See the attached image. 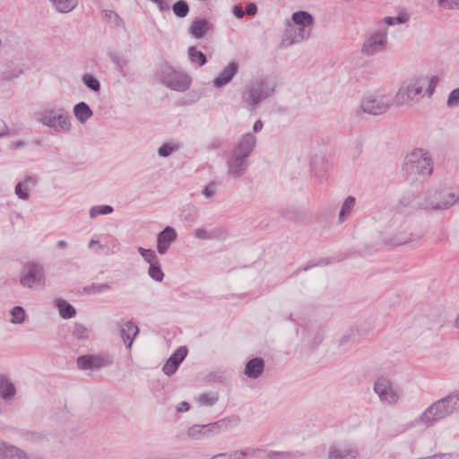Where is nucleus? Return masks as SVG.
Masks as SVG:
<instances>
[{"mask_svg":"<svg viewBox=\"0 0 459 459\" xmlns=\"http://www.w3.org/2000/svg\"><path fill=\"white\" fill-rule=\"evenodd\" d=\"M440 77L437 74L430 77L418 75L402 82L393 97L394 105L396 108H411L420 102L424 94L431 99Z\"/></svg>","mask_w":459,"mask_h":459,"instance_id":"obj_1","label":"nucleus"},{"mask_svg":"<svg viewBox=\"0 0 459 459\" xmlns=\"http://www.w3.org/2000/svg\"><path fill=\"white\" fill-rule=\"evenodd\" d=\"M387 230L384 232V241L391 247H401L420 240V237L408 231L405 216L387 214Z\"/></svg>","mask_w":459,"mask_h":459,"instance_id":"obj_2","label":"nucleus"},{"mask_svg":"<svg viewBox=\"0 0 459 459\" xmlns=\"http://www.w3.org/2000/svg\"><path fill=\"white\" fill-rule=\"evenodd\" d=\"M432 160L425 150L416 149L405 156L403 170L408 177L425 178L432 173Z\"/></svg>","mask_w":459,"mask_h":459,"instance_id":"obj_3","label":"nucleus"},{"mask_svg":"<svg viewBox=\"0 0 459 459\" xmlns=\"http://www.w3.org/2000/svg\"><path fill=\"white\" fill-rule=\"evenodd\" d=\"M19 283L24 289L40 290L47 285L45 266L38 261L25 263L19 272Z\"/></svg>","mask_w":459,"mask_h":459,"instance_id":"obj_4","label":"nucleus"},{"mask_svg":"<svg viewBox=\"0 0 459 459\" xmlns=\"http://www.w3.org/2000/svg\"><path fill=\"white\" fill-rule=\"evenodd\" d=\"M276 83L267 78L251 82L243 93L247 107L253 110L263 100L273 95Z\"/></svg>","mask_w":459,"mask_h":459,"instance_id":"obj_5","label":"nucleus"},{"mask_svg":"<svg viewBox=\"0 0 459 459\" xmlns=\"http://www.w3.org/2000/svg\"><path fill=\"white\" fill-rule=\"evenodd\" d=\"M373 391L379 402L385 406H394L402 398L400 386L384 376L378 377L374 381Z\"/></svg>","mask_w":459,"mask_h":459,"instance_id":"obj_6","label":"nucleus"},{"mask_svg":"<svg viewBox=\"0 0 459 459\" xmlns=\"http://www.w3.org/2000/svg\"><path fill=\"white\" fill-rule=\"evenodd\" d=\"M38 120L56 133H68L72 129L69 114L63 109L47 108L37 114Z\"/></svg>","mask_w":459,"mask_h":459,"instance_id":"obj_7","label":"nucleus"},{"mask_svg":"<svg viewBox=\"0 0 459 459\" xmlns=\"http://www.w3.org/2000/svg\"><path fill=\"white\" fill-rule=\"evenodd\" d=\"M388 29L385 26H377L368 30L361 46V53L366 56H372L384 52L387 47Z\"/></svg>","mask_w":459,"mask_h":459,"instance_id":"obj_8","label":"nucleus"},{"mask_svg":"<svg viewBox=\"0 0 459 459\" xmlns=\"http://www.w3.org/2000/svg\"><path fill=\"white\" fill-rule=\"evenodd\" d=\"M392 105L393 97L385 91H377L362 100L360 108L365 113L377 116L385 113Z\"/></svg>","mask_w":459,"mask_h":459,"instance_id":"obj_9","label":"nucleus"},{"mask_svg":"<svg viewBox=\"0 0 459 459\" xmlns=\"http://www.w3.org/2000/svg\"><path fill=\"white\" fill-rule=\"evenodd\" d=\"M457 199L448 189H433L428 193L421 205L426 210H445L455 204Z\"/></svg>","mask_w":459,"mask_h":459,"instance_id":"obj_10","label":"nucleus"},{"mask_svg":"<svg viewBox=\"0 0 459 459\" xmlns=\"http://www.w3.org/2000/svg\"><path fill=\"white\" fill-rule=\"evenodd\" d=\"M230 419H222L209 424L193 425L187 429V436L194 440L217 436L228 429Z\"/></svg>","mask_w":459,"mask_h":459,"instance_id":"obj_11","label":"nucleus"},{"mask_svg":"<svg viewBox=\"0 0 459 459\" xmlns=\"http://www.w3.org/2000/svg\"><path fill=\"white\" fill-rule=\"evenodd\" d=\"M445 405L438 399L429 405L416 420L417 423L427 428L433 427L437 422L448 418Z\"/></svg>","mask_w":459,"mask_h":459,"instance_id":"obj_12","label":"nucleus"},{"mask_svg":"<svg viewBox=\"0 0 459 459\" xmlns=\"http://www.w3.org/2000/svg\"><path fill=\"white\" fill-rule=\"evenodd\" d=\"M160 80L167 87L178 91L187 90L191 82L187 75L175 71L170 67L164 68L161 73Z\"/></svg>","mask_w":459,"mask_h":459,"instance_id":"obj_13","label":"nucleus"},{"mask_svg":"<svg viewBox=\"0 0 459 459\" xmlns=\"http://www.w3.org/2000/svg\"><path fill=\"white\" fill-rule=\"evenodd\" d=\"M281 41V48H289L295 43H299L310 38L312 27H299L294 30L290 24Z\"/></svg>","mask_w":459,"mask_h":459,"instance_id":"obj_14","label":"nucleus"},{"mask_svg":"<svg viewBox=\"0 0 459 459\" xmlns=\"http://www.w3.org/2000/svg\"><path fill=\"white\" fill-rule=\"evenodd\" d=\"M111 365V360L100 355H84L77 359V366L82 370H98Z\"/></svg>","mask_w":459,"mask_h":459,"instance_id":"obj_15","label":"nucleus"},{"mask_svg":"<svg viewBox=\"0 0 459 459\" xmlns=\"http://www.w3.org/2000/svg\"><path fill=\"white\" fill-rule=\"evenodd\" d=\"M178 233L173 227L167 226L157 235V252L165 255L170 246L176 241Z\"/></svg>","mask_w":459,"mask_h":459,"instance_id":"obj_16","label":"nucleus"},{"mask_svg":"<svg viewBox=\"0 0 459 459\" xmlns=\"http://www.w3.org/2000/svg\"><path fill=\"white\" fill-rule=\"evenodd\" d=\"M38 178L33 175H25L14 187L15 195L22 201H28L30 197L31 190L36 186Z\"/></svg>","mask_w":459,"mask_h":459,"instance_id":"obj_17","label":"nucleus"},{"mask_svg":"<svg viewBox=\"0 0 459 459\" xmlns=\"http://www.w3.org/2000/svg\"><path fill=\"white\" fill-rule=\"evenodd\" d=\"M0 459H32V457L23 449L5 441H0Z\"/></svg>","mask_w":459,"mask_h":459,"instance_id":"obj_18","label":"nucleus"},{"mask_svg":"<svg viewBox=\"0 0 459 459\" xmlns=\"http://www.w3.org/2000/svg\"><path fill=\"white\" fill-rule=\"evenodd\" d=\"M227 166L230 176L239 178L247 169V159L232 152L227 161Z\"/></svg>","mask_w":459,"mask_h":459,"instance_id":"obj_19","label":"nucleus"},{"mask_svg":"<svg viewBox=\"0 0 459 459\" xmlns=\"http://www.w3.org/2000/svg\"><path fill=\"white\" fill-rule=\"evenodd\" d=\"M238 72V64L236 62L229 63L219 75L212 81L215 88H221L230 83Z\"/></svg>","mask_w":459,"mask_h":459,"instance_id":"obj_20","label":"nucleus"},{"mask_svg":"<svg viewBox=\"0 0 459 459\" xmlns=\"http://www.w3.org/2000/svg\"><path fill=\"white\" fill-rule=\"evenodd\" d=\"M255 136L247 133L241 137L232 152L247 159L255 147Z\"/></svg>","mask_w":459,"mask_h":459,"instance_id":"obj_21","label":"nucleus"},{"mask_svg":"<svg viewBox=\"0 0 459 459\" xmlns=\"http://www.w3.org/2000/svg\"><path fill=\"white\" fill-rule=\"evenodd\" d=\"M187 350L186 347H179L164 364L162 370L167 376L173 375L179 364L186 358Z\"/></svg>","mask_w":459,"mask_h":459,"instance_id":"obj_22","label":"nucleus"},{"mask_svg":"<svg viewBox=\"0 0 459 459\" xmlns=\"http://www.w3.org/2000/svg\"><path fill=\"white\" fill-rule=\"evenodd\" d=\"M264 371V360L262 358L249 359L244 368V374L247 378L257 379Z\"/></svg>","mask_w":459,"mask_h":459,"instance_id":"obj_23","label":"nucleus"},{"mask_svg":"<svg viewBox=\"0 0 459 459\" xmlns=\"http://www.w3.org/2000/svg\"><path fill=\"white\" fill-rule=\"evenodd\" d=\"M138 333V326L132 321H126L121 325L120 334L127 349H131L133 342Z\"/></svg>","mask_w":459,"mask_h":459,"instance_id":"obj_24","label":"nucleus"},{"mask_svg":"<svg viewBox=\"0 0 459 459\" xmlns=\"http://www.w3.org/2000/svg\"><path fill=\"white\" fill-rule=\"evenodd\" d=\"M357 455L358 451L352 446L331 447L328 459H355Z\"/></svg>","mask_w":459,"mask_h":459,"instance_id":"obj_25","label":"nucleus"},{"mask_svg":"<svg viewBox=\"0 0 459 459\" xmlns=\"http://www.w3.org/2000/svg\"><path fill=\"white\" fill-rule=\"evenodd\" d=\"M449 417L459 413V390H455L440 399Z\"/></svg>","mask_w":459,"mask_h":459,"instance_id":"obj_26","label":"nucleus"},{"mask_svg":"<svg viewBox=\"0 0 459 459\" xmlns=\"http://www.w3.org/2000/svg\"><path fill=\"white\" fill-rule=\"evenodd\" d=\"M73 113L81 124H85L93 116V112L89 105L83 101L74 105Z\"/></svg>","mask_w":459,"mask_h":459,"instance_id":"obj_27","label":"nucleus"},{"mask_svg":"<svg viewBox=\"0 0 459 459\" xmlns=\"http://www.w3.org/2000/svg\"><path fill=\"white\" fill-rule=\"evenodd\" d=\"M16 388L13 382L7 377H0V397L4 401H10L14 398Z\"/></svg>","mask_w":459,"mask_h":459,"instance_id":"obj_28","label":"nucleus"},{"mask_svg":"<svg viewBox=\"0 0 459 459\" xmlns=\"http://www.w3.org/2000/svg\"><path fill=\"white\" fill-rule=\"evenodd\" d=\"M210 30L209 22L204 19L195 20L189 27V33L195 39H202Z\"/></svg>","mask_w":459,"mask_h":459,"instance_id":"obj_29","label":"nucleus"},{"mask_svg":"<svg viewBox=\"0 0 459 459\" xmlns=\"http://www.w3.org/2000/svg\"><path fill=\"white\" fill-rule=\"evenodd\" d=\"M292 22L299 27H312L313 16L306 11H299L292 14Z\"/></svg>","mask_w":459,"mask_h":459,"instance_id":"obj_30","label":"nucleus"},{"mask_svg":"<svg viewBox=\"0 0 459 459\" xmlns=\"http://www.w3.org/2000/svg\"><path fill=\"white\" fill-rule=\"evenodd\" d=\"M355 204H356V200L353 196H348L342 205V208L339 212V214H338V221L340 223H342L344 222L348 217L350 216L351 212H352L354 206H355Z\"/></svg>","mask_w":459,"mask_h":459,"instance_id":"obj_31","label":"nucleus"},{"mask_svg":"<svg viewBox=\"0 0 459 459\" xmlns=\"http://www.w3.org/2000/svg\"><path fill=\"white\" fill-rule=\"evenodd\" d=\"M196 403L200 407H212L219 400V395L217 393H204L197 395L195 398Z\"/></svg>","mask_w":459,"mask_h":459,"instance_id":"obj_32","label":"nucleus"},{"mask_svg":"<svg viewBox=\"0 0 459 459\" xmlns=\"http://www.w3.org/2000/svg\"><path fill=\"white\" fill-rule=\"evenodd\" d=\"M412 197L404 195L400 200L394 210L390 211L388 214H396L397 216H407L406 210L412 207Z\"/></svg>","mask_w":459,"mask_h":459,"instance_id":"obj_33","label":"nucleus"},{"mask_svg":"<svg viewBox=\"0 0 459 459\" xmlns=\"http://www.w3.org/2000/svg\"><path fill=\"white\" fill-rule=\"evenodd\" d=\"M55 303L61 317L68 319L75 316V308L65 300L56 299Z\"/></svg>","mask_w":459,"mask_h":459,"instance_id":"obj_34","label":"nucleus"},{"mask_svg":"<svg viewBox=\"0 0 459 459\" xmlns=\"http://www.w3.org/2000/svg\"><path fill=\"white\" fill-rule=\"evenodd\" d=\"M55 9L62 13L72 12L77 5L76 0H49Z\"/></svg>","mask_w":459,"mask_h":459,"instance_id":"obj_35","label":"nucleus"},{"mask_svg":"<svg viewBox=\"0 0 459 459\" xmlns=\"http://www.w3.org/2000/svg\"><path fill=\"white\" fill-rule=\"evenodd\" d=\"M258 452H260L258 448L247 447L244 450L228 453V455L229 459H245L246 457H254Z\"/></svg>","mask_w":459,"mask_h":459,"instance_id":"obj_36","label":"nucleus"},{"mask_svg":"<svg viewBox=\"0 0 459 459\" xmlns=\"http://www.w3.org/2000/svg\"><path fill=\"white\" fill-rule=\"evenodd\" d=\"M408 20L406 15L401 14L396 17H385L383 20H380L377 23V26H394L401 23L406 22Z\"/></svg>","mask_w":459,"mask_h":459,"instance_id":"obj_37","label":"nucleus"},{"mask_svg":"<svg viewBox=\"0 0 459 459\" xmlns=\"http://www.w3.org/2000/svg\"><path fill=\"white\" fill-rule=\"evenodd\" d=\"M10 322L14 325L22 324L25 319V310L20 306L13 307L10 311Z\"/></svg>","mask_w":459,"mask_h":459,"instance_id":"obj_38","label":"nucleus"},{"mask_svg":"<svg viewBox=\"0 0 459 459\" xmlns=\"http://www.w3.org/2000/svg\"><path fill=\"white\" fill-rule=\"evenodd\" d=\"M148 275L156 281H162L164 278V273L161 270L160 261L150 264L149 270H148Z\"/></svg>","mask_w":459,"mask_h":459,"instance_id":"obj_39","label":"nucleus"},{"mask_svg":"<svg viewBox=\"0 0 459 459\" xmlns=\"http://www.w3.org/2000/svg\"><path fill=\"white\" fill-rule=\"evenodd\" d=\"M113 212V207L110 205H95L90 209L89 215L91 218H96L99 215L109 214Z\"/></svg>","mask_w":459,"mask_h":459,"instance_id":"obj_40","label":"nucleus"},{"mask_svg":"<svg viewBox=\"0 0 459 459\" xmlns=\"http://www.w3.org/2000/svg\"><path fill=\"white\" fill-rule=\"evenodd\" d=\"M82 82L84 85L94 92H99L100 90V82L91 74H86L82 76Z\"/></svg>","mask_w":459,"mask_h":459,"instance_id":"obj_41","label":"nucleus"},{"mask_svg":"<svg viewBox=\"0 0 459 459\" xmlns=\"http://www.w3.org/2000/svg\"><path fill=\"white\" fill-rule=\"evenodd\" d=\"M188 54L192 63L198 64L199 65H204L206 63L205 56L195 47L189 48Z\"/></svg>","mask_w":459,"mask_h":459,"instance_id":"obj_42","label":"nucleus"},{"mask_svg":"<svg viewBox=\"0 0 459 459\" xmlns=\"http://www.w3.org/2000/svg\"><path fill=\"white\" fill-rule=\"evenodd\" d=\"M137 251L149 264H152L159 261L155 251L152 249H146L140 247L137 248Z\"/></svg>","mask_w":459,"mask_h":459,"instance_id":"obj_43","label":"nucleus"},{"mask_svg":"<svg viewBox=\"0 0 459 459\" xmlns=\"http://www.w3.org/2000/svg\"><path fill=\"white\" fill-rule=\"evenodd\" d=\"M174 13L180 18H184L189 12V7L184 0L176 2L172 7Z\"/></svg>","mask_w":459,"mask_h":459,"instance_id":"obj_44","label":"nucleus"},{"mask_svg":"<svg viewBox=\"0 0 459 459\" xmlns=\"http://www.w3.org/2000/svg\"><path fill=\"white\" fill-rule=\"evenodd\" d=\"M23 74V68L21 66L8 68L3 72L2 77L6 81H12L20 77Z\"/></svg>","mask_w":459,"mask_h":459,"instance_id":"obj_45","label":"nucleus"},{"mask_svg":"<svg viewBox=\"0 0 459 459\" xmlns=\"http://www.w3.org/2000/svg\"><path fill=\"white\" fill-rule=\"evenodd\" d=\"M178 149V145L177 143H166L158 149V155L160 157L166 158Z\"/></svg>","mask_w":459,"mask_h":459,"instance_id":"obj_46","label":"nucleus"},{"mask_svg":"<svg viewBox=\"0 0 459 459\" xmlns=\"http://www.w3.org/2000/svg\"><path fill=\"white\" fill-rule=\"evenodd\" d=\"M73 334L77 339H88L90 336L89 330L82 324H75Z\"/></svg>","mask_w":459,"mask_h":459,"instance_id":"obj_47","label":"nucleus"},{"mask_svg":"<svg viewBox=\"0 0 459 459\" xmlns=\"http://www.w3.org/2000/svg\"><path fill=\"white\" fill-rule=\"evenodd\" d=\"M459 105V88L454 89L448 95L446 106L455 108Z\"/></svg>","mask_w":459,"mask_h":459,"instance_id":"obj_48","label":"nucleus"},{"mask_svg":"<svg viewBox=\"0 0 459 459\" xmlns=\"http://www.w3.org/2000/svg\"><path fill=\"white\" fill-rule=\"evenodd\" d=\"M437 4L444 9H459V0H437Z\"/></svg>","mask_w":459,"mask_h":459,"instance_id":"obj_49","label":"nucleus"},{"mask_svg":"<svg viewBox=\"0 0 459 459\" xmlns=\"http://www.w3.org/2000/svg\"><path fill=\"white\" fill-rule=\"evenodd\" d=\"M194 235L196 238L202 240L210 239L213 237V235L211 232H208L206 230L203 228L196 229L194 232Z\"/></svg>","mask_w":459,"mask_h":459,"instance_id":"obj_50","label":"nucleus"},{"mask_svg":"<svg viewBox=\"0 0 459 459\" xmlns=\"http://www.w3.org/2000/svg\"><path fill=\"white\" fill-rule=\"evenodd\" d=\"M23 437L24 438H26L27 440L29 441H32V442H36V441H39L42 439V435L40 433H38V432H30V431H26L23 433Z\"/></svg>","mask_w":459,"mask_h":459,"instance_id":"obj_51","label":"nucleus"},{"mask_svg":"<svg viewBox=\"0 0 459 459\" xmlns=\"http://www.w3.org/2000/svg\"><path fill=\"white\" fill-rule=\"evenodd\" d=\"M216 191V186L214 184H210L204 187L203 190V195L209 198L214 195Z\"/></svg>","mask_w":459,"mask_h":459,"instance_id":"obj_52","label":"nucleus"},{"mask_svg":"<svg viewBox=\"0 0 459 459\" xmlns=\"http://www.w3.org/2000/svg\"><path fill=\"white\" fill-rule=\"evenodd\" d=\"M429 459H459V455H457V454H440V455H435L433 456H429Z\"/></svg>","mask_w":459,"mask_h":459,"instance_id":"obj_53","label":"nucleus"},{"mask_svg":"<svg viewBox=\"0 0 459 459\" xmlns=\"http://www.w3.org/2000/svg\"><path fill=\"white\" fill-rule=\"evenodd\" d=\"M26 142L23 140H18L11 143L10 148L13 150L21 149L26 146Z\"/></svg>","mask_w":459,"mask_h":459,"instance_id":"obj_54","label":"nucleus"},{"mask_svg":"<svg viewBox=\"0 0 459 459\" xmlns=\"http://www.w3.org/2000/svg\"><path fill=\"white\" fill-rule=\"evenodd\" d=\"M247 15H255L257 13V7L255 4L250 3L247 5L246 12Z\"/></svg>","mask_w":459,"mask_h":459,"instance_id":"obj_55","label":"nucleus"},{"mask_svg":"<svg viewBox=\"0 0 459 459\" xmlns=\"http://www.w3.org/2000/svg\"><path fill=\"white\" fill-rule=\"evenodd\" d=\"M232 12L237 18H242L245 14V12L240 5H234Z\"/></svg>","mask_w":459,"mask_h":459,"instance_id":"obj_56","label":"nucleus"},{"mask_svg":"<svg viewBox=\"0 0 459 459\" xmlns=\"http://www.w3.org/2000/svg\"><path fill=\"white\" fill-rule=\"evenodd\" d=\"M177 410H178V411H179V412L187 411L189 410V404H188V403H186V402H181L180 403H178Z\"/></svg>","mask_w":459,"mask_h":459,"instance_id":"obj_57","label":"nucleus"},{"mask_svg":"<svg viewBox=\"0 0 459 459\" xmlns=\"http://www.w3.org/2000/svg\"><path fill=\"white\" fill-rule=\"evenodd\" d=\"M263 122L261 120H257L255 121V123L254 124V126H253V131L255 133H258L262 130L263 128Z\"/></svg>","mask_w":459,"mask_h":459,"instance_id":"obj_58","label":"nucleus"},{"mask_svg":"<svg viewBox=\"0 0 459 459\" xmlns=\"http://www.w3.org/2000/svg\"><path fill=\"white\" fill-rule=\"evenodd\" d=\"M94 289V292L100 293L102 292L109 288L108 284H100L96 287H92Z\"/></svg>","mask_w":459,"mask_h":459,"instance_id":"obj_59","label":"nucleus"},{"mask_svg":"<svg viewBox=\"0 0 459 459\" xmlns=\"http://www.w3.org/2000/svg\"><path fill=\"white\" fill-rule=\"evenodd\" d=\"M1 124H2V129L0 130V137H3L4 135L8 134V127L4 121H1Z\"/></svg>","mask_w":459,"mask_h":459,"instance_id":"obj_60","label":"nucleus"},{"mask_svg":"<svg viewBox=\"0 0 459 459\" xmlns=\"http://www.w3.org/2000/svg\"><path fill=\"white\" fill-rule=\"evenodd\" d=\"M350 339V334L349 333H345L343 334L342 336H341V338L339 339V345H344L347 343L348 340Z\"/></svg>","mask_w":459,"mask_h":459,"instance_id":"obj_61","label":"nucleus"},{"mask_svg":"<svg viewBox=\"0 0 459 459\" xmlns=\"http://www.w3.org/2000/svg\"><path fill=\"white\" fill-rule=\"evenodd\" d=\"M211 459H229L228 453H221L214 455Z\"/></svg>","mask_w":459,"mask_h":459,"instance_id":"obj_62","label":"nucleus"},{"mask_svg":"<svg viewBox=\"0 0 459 459\" xmlns=\"http://www.w3.org/2000/svg\"><path fill=\"white\" fill-rule=\"evenodd\" d=\"M68 246L67 242L65 240H59L56 242V247L60 249H65Z\"/></svg>","mask_w":459,"mask_h":459,"instance_id":"obj_63","label":"nucleus"},{"mask_svg":"<svg viewBox=\"0 0 459 459\" xmlns=\"http://www.w3.org/2000/svg\"><path fill=\"white\" fill-rule=\"evenodd\" d=\"M97 244H99V241H98V240L91 239V240L89 242L88 247H89L90 248H91L94 245H97Z\"/></svg>","mask_w":459,"mask_h":459,"instance_id":"obj_64","label":"nucleus"}]
</instances>
